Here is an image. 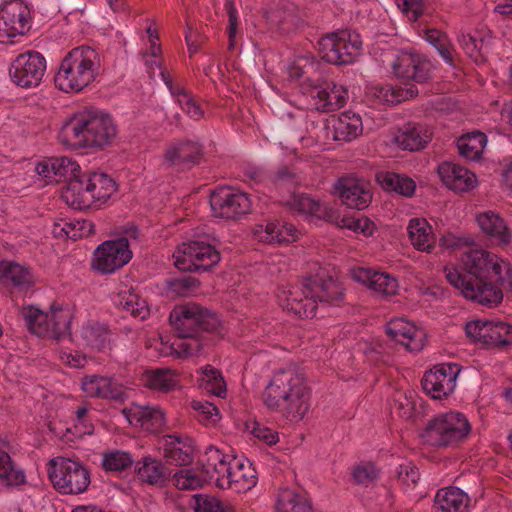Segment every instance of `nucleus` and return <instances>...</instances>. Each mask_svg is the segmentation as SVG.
<instances>
[{"label": "nucleus", "mask_w": 512, "mask_h": 512, "mask_svg": "<svg viewBox=\"0 0 512 512\" xmlns=\"http://www.w3.org/2000/svg\"><path fill=\"white\" fill-rule=\"evenodd\" d=\"M372 91L379 103L395 104L401 102L402 98H404L399 91L394 90L390 85L375 86L372 88ZM417 94L418 89L412 85L406 90L405 98L414 97Z\"/></svg>", "instance_id": "52"}, {"label": "nucleus", "mask_w": 512, "mask_h": 512, "mask_svg": "<svg viewBox=\"0 0 512 512\" xmlns=\"http://www.w3.org/2000/svg\"><path fill=\"white\" fill-rule=\"evenodd\" d=\"M335 189L344 205L351 209L363 210L372 201V193L369 184L364 180L354 177L340 178Z\"/></svg>", "instance_id": "20"}, {"label": "nucleus", "mask_w": 512, "mask_h": 512, "mask_svg": "<svg viewBox=\"0 0 512 512\" xmlns=\"http://www.w3.org/2000/svg\"><path fill=\"white\" fill-rule=\"evenodd\" d=\"M423 32L425 40L437 50L443 61L446 64L453 66L454 47L448 35L436 28H427L424 29Z\"/></svg>", "instance_id": "44"}, {"label": "nucleus", "mask_w": 512, "mask_h": 512, "mask_svg": "<svg viewBox=\"0 0 512 512\" xmlns=\"http://www.w3.org/2000/svg\"><path fill=\"white\" fill-rule=\"evenodd\" d=\"M31 13L22 0H10L0 8V42H12V38L24 35L30 28Z\"/></svg>", "instance_id": "16"}, {"label": "nucleus", "mask_w": 512, "mask_h": 512, "mask_svg": "<svg viewBox=\"0 0 512 512\" xmlns=\"http://www.w3.org/2000/svg\"><path fill=\"white\" fill-rule=\"evenodd\" d=\"M194 512H237L230 503H224L213 495L198 493L191 498Z\"/></svg>", "instance_id": "46"}, {"label": "nucleus", "mask_w": 512, "mask_h": 512, "mask_svg": "<svg viewBox=\"0 0 512 512\" xmlns=\"http://www.w3.org/2000/svg\"><path fill=\"white\" fill-rule=\"evenodd\" d=\"M0 282L19 290H26L33 285L32 276L27 268L8 261L0 262Z\"/></svg>", "instance_id": "38"}, {"label": "nucleus", "mask_w": 512, "mask_h": 512, "mask_svg": "<svg viewBox=\"0 0 512 512\" xmlns=\"http://www.w3.org/2000/svg\"><path fill=\"white\" fill-rule=\"evenodd\" d=\"M123 414L131 425L151 433L159 432L165 425L164 412L159 407L133 404L123 409Z\"/></svg>", "instance_id": "23"}, {"label": "nucleus", "mask_w": 512, "mask_h": 512, "mask_svg": "<svg viewBox=\"0 0 512 512\" xmlns=\"http://www.w3.org/2000/svg\"><path fill=\"white\" fill-rule=\"evenodd\" d=\"M485 345H512V325H509L504 322L487 321Z\"/></svg>", "instance_id": "48"}, {"label": "nucleus", "mask_w": 512, "mask_h": 512, "mask_svg": "<svg viewBox=\"0 0 512 512\" xmlns=\"http://www.w3.org/2000/svg\"><path fill=\"white\" fill-rule=\"evenodd\" d=\"M205 390L213 393L218 397H222L226 392V384L221 373L211 366H206L203 370L202 377Z\"/></svg>", "instance_id": "53"}, {"label": "nucleus", "mask_w": 512, "mask_h": 512, "mask_svg": "<svg viewBox=\"0 0 512 512\" xmlns=\"http://www.w3.org/2000/svg\"><path fill=\"white\" fill-rule=\"evenodd\" d=\"M145 386L151 390L168 393L179 387V375L170 368L147 370L143 375Z\"/></svg>", "instance_id": "36"}, {"label": "nucleus", "mask_w": 512, "mask_h": 512, "mask_svg": "<svg viewBox=\"0 0 512 512\" xmlns=\"http://www.w3.org/2000/svg\"><path fill=\"white\" fill-rule=\"evenodd\" d=\"M438 174L447 188L467 192L473 189L477 184L476 176L473 172L453 162H443L438 166Z\"/></svg>", "instance_id": "25"}, {"label": "nucleus", "mask_w": 512, "mask_h": 512, "mask_svg": "<svg viewBox=\"0 0 512 512\" xmlns=\"http://www.w3.org/2000/svg\"><path fill=\"white\" fill-rule=\"evenodd\" d=\"M46 67L45 57L38 51L29 50L13 59L9 67V77L18 87L36 88L43 80Z\"/></svg>", "instance_id": "12"}, {"label": "nucleus", "mask_w": 512, "mask_h": 512, "mask_svg": "<svg viewBox=\"0 0 512 512\" xmlns=\"http://www.w3.org/2000/svg\"><path fill=\"white\" fill-rule=\"evenodd\" d=\"M274 512H312V504L305 493L281 488L275 495Z\"/></svg>", "instance_id": "33"}, {"label": "nucleus", "mask_w": 512, "mask_h": 512, "mask_svg": "<svg viewBox=\"0 0 512 512\" xmlns=\"http://www.w3.org/2000/svg\"><path fill=\"white\" fill-rule=\"evenodd\" d=\"M175 93V101L179 104L182 111L187 114L193 120H200L204 112L200 105L196 102L193 95L188 92L186 89L184 90H176Z\"/></svg>", "instance_id": "54"}, {"label": "nucleus", "mask_w": 512, "mask_h": 512, "mask_svg": "<svg viewBox=\"0 0 512 512\" xmlns=\"http://www.w3.org/2000/svg\"><path fill=\"white\" fill-rule=\"evenodd\" d=\"M476 220L482 232L498 243L508 244L512 240V231L499 214L485 211L479 213Z\"/></svg>", "instance_id": "32"}, {"label": "nucleus", "mask_w": 512, "mask_h": 512, "mask_svg": "<svg viewBox=\"0 0 512 512\" xmlns=\"http://www.w3.org/2000/svg\"><path fill=\"white\" fill-rule=\"evenodd\" d=\"M352 477L355 483L363 486H369L378 477L375 466L371 463L358 465L353 469Z\"/></svg>", "instance_id": "58"}, {"label": "nucleus", "mask_w": 512, "mask_h": 512, "mask_svg": "<svg viewBox=\"0 0 512 512\" xmlns=\"http://www.w3.org/2000/svg\"><path fill=\"white\" fill-rule=\"evenodd\" d=\"M395 143L404 150L417 151L431 140V132L418 123L404 125L394 138Z\"/></svg>", "instance_id": "31"}, {"label": "nucleus", "mask_w": 512, "mask_h": 512, "mask_svg": "<svg viewBox=\"0 0 512 512\" xmlns=\"http://www.w3.org/2000/svg\"><path fill=\"white\" fill-rule=\"evenodd\" d=\"M363 133L360 115L351 111L341 113L331 120L328 135L337 142H351Z\"/></svg>", "instance_id": "26"}, {"label": "nucleus", "mask_w": 512, "mask_h": 512, "mask_svg": "<svg viewBox=\"0 0 512 512\" xmlns=\"http://www.w3.org/2000/svg\"><path fill=\"white\" fill-rule=\"evenodd\" d=\"M407 231L412 245L417 250L430 252L434 242L432 227L425 219H411Z\"/></svg>", "instance_id": "41"}, {"label": "nucleus", "mask_w": 512, "mask_h": 512, "mask_svg": "<svg viewBox=\"0 0 512 512\" xmlns=\"http://www.w3.org/2000/svg\"><path fill=\"white\" fill-rule=\"evenodd\" d=\"M99 68L100 57L95 49L85 45L73 48L60 63L55 87L65 93H78L95 80Z\"/></svg>", "instance_id": "6"}, {"label": "nucleus", "mask_w": 512, "mask_h": 512, "mask_svg": "<svg viewBox=\"0 0 512 512\" xmlns=\"http://www.w3.org/2000/svg\"><path fill=\"white\" fill-rule=\"evenodd\" d=\"M232 460L233 456L224 454L214 446L208 447L202 460V474L205 476L206 483H213L222 490L229 489Z\"/></svg>", "instance_id": "18"}, {"label": "nucleus", "mask_w": 512, "mask_h": 512, "mask_svg": "<svg viewBox=\"0 0 512 512\" xmlns=\"http://www.w3.org/2000/svg\"><path fill=\"white\" fill-rule=\"evenodd\" d=\"M115 304L123 311L140 320L146 319L150 310L143 299L133 288L121 289L115 299Z\"/></svg>", "instance_id": "37"}, {"label": "nucleus", "mask_w": 512, "mask_h": 512, "mask_svg": "<svg viewBox=\"0 0 512 512\" xmlns=\"http://www.w3.org/2000/svg\"><path fill=\"white\" fill-rule=\"evenodd\" d=\"M201 156L202 147L199 143L190 140L176 141L167 146L163 164L168 167L190 168L199 163Z\"/></svg>", "instance_id": "22"}, {"label": "nucleus", "mask_w": 512, "mask_h": 512, "mask_svg": "<svg viewBox=\"0 0 512 512\" xmlns=\"http://www.w3.org/2000/svg\"><path fill=\"white\" fill-rule=\"evenodd\" d=\"M51 233L56 238L77 240L93 234L94 224L87 219H60L54 222Z\"/></svg>", "instance_id": "34"}, {"label": "nucleus", "mask_w": 512, "mask_h": 512, "mask_svg": "<svg viewBox=\"0 0 512 512\" xmlns=\"http://www.w3.org/2000/svg\"><path fill=\"white\" fill-rule=\"evenodd\" d=\"M197 281L196 279L185 276L181 278L174 279L171 282V289L175 291L177 294L185 296L189 291L196 287Z\"/></svg>", "instance_id": "64"}, {"label": "nucleus", "mask_w": 512, "mask_h": 512, "mask_svg": "<svg viewBox=\"0 0 512 512\" xmlns=\"http://www.w3.org/2000/svg\"><path fill=\"white\" fill-rule=\"evenodd\" d=\"M254 237L263 243L288 244L298 239L299 231L289 223L267 221L257 224L253 229Z\"/></svg>", "instance_id": "24"}, {"label": "nucleus", "mask_w": 512, "mask_h": 512, "mask_svg": "<svg viewBox=\"0 0 512 512\" xmlns=\"http://www.w3.org/2000/svg\"><path fill=\"white\" fill-rule=\"evenodd\" d=\"M22 315L29 331L39 337L61 340L71 335L72 311L68 305L53 303L48 312L28 306Z\"/></svg>", "instance_id": "8"}, {"label": "nucleus", "mask_w": 512, "mask_h": 512, "mask_svg": "<svg viewBox=\"0 0 512 512\" xmlns=\"http://www.w3.org/2000/svg\"><path fill=\"white\" fill-rule=\"evenodd\" d=\"M132 258L126 237L102 242L93 252L91 266L100 274H112L125 266Z\"/></svg>", "instance_id": "14"}, {"label": "nucleus", "mask_w": 512, "mask_h": 512, "mask_svg": "<svg viewBox=\"0 0 512 512\" xmlns=\"http://www.w3.org/2000/svg\"><path fill=\"white\" fill-rule=\"evenodd\" d=\"M89 184L93 196V205L100 206L104 204L117 190L115 181L104 173L94 172L89 174Z\"/></svg>", "instance_id": "40"}, {"label": "nucleus", "mask_w": 512, "mask_h": 512, "mask_svg": "<svg viewBox=\"0 0 512 512\" xmlns=\"http://www.w3.org/2000/svg\"><path fill=\"white\" fill-rule=\"evenodd\" d=\"M487 144V136L480 131H473L462 135L457 140L459 154L468 160L476 161L482 156Z\"/></svg>", "instance_id": "39"}, {"label": "nucleus", "mask_w": 512, "mask_h": 512, "mask_svg": "<svg viewBox=\"0 0 512 512\" xmlns=\"http://www.w3.org/2000/svg\"><path fill=\"white\" fill-rule=\"evenodd\" d=\"M251 199L248 194L229 187H219L210 195V207L214 216L237 220L251 211Z\"/></svg>", "instance_id": "15"}, {"label": "nucleus", "mask_w": 512, "mask_h": 512, "mask_svg": "<svg viewBox=\"0 0 512 512\" xmlns=\"http://www.w3.org/2000/svg\"><path fill=\"white\" fill-rule=\"evenodd\" d=\"M89 182V174H82L80 171L77 173V176H73L68 180L67 186L62 192V198L67 204L76 209L91 207L93 205V196L90 195Z\"/></svg>", "instance_id": "28"}, {"label": "nucleus", "mask_w": 512, "mask_h": 512, "mask_svg": "<svg viewBox=\"0 0 512 512\" xmlns=\"http://www.w3.org/2000/svg\"><path fill=\"white\" fill-rule=\"evenodd\" d=\"M276 296L283 310L304 319L316 315L318 303L339 305L344 299V292L332 277H309L295 285L279 287Z\"/></svg>", "instance_id": "3"}, {"label": "nucleus", "mask_w": 512, "mask_h": 512, "mask_svg": "<svg viewBox=\"0 0 512 512\" xmlns=\"http://www.w3.org/2000/svg\"><path fill=\"white\" fill-rule=\"evenodd\" d=\"M232 473L229 478V489L237 493H244L257 484L256 471L251 463L244 462L236 457L232 460Z\"/></svg>", "instance_id": "35"}, {"label": "nucleus", "mask_w": 512, "mask_h": 512, "mask_svg": "<svg viewBox=\"0 0 512 512\" xmlns=\"http://www.w3.org/2000/svg\"><path fill=\"white\" fill-rule=\"evenodd\" d=\"M466 335L474 340L485 344L486 332H487V321H471L465 326Z\"/></svg>", "instance_id": "61"}, {"label": "nucleus", "mask_w": 512, "mask_h": 512, "mask_svg": "<svg viewBox=\"0 0 512 512\" xmlns=\"http://www.w3.org/2000/svg\"><path fill=\"white\" fill-rule=\"evenodd\" d=\"M391 67L397 78L417 84L430 80L433 71L430 59L414 49L401 50L392 61Z\"/></svg>", "instance_id": "13"}, {"label": "nucleus", "mask_w": 512, "mask_h": 512, "mask_svg": "<svg viewBox=\"0 0 512 512\" xmlns=\"http://www.w3.org/2000/svg\"><path fill=\"white\" fill-rule=\"evenodd\" d=\"M192 453V447L183 442L179 436H168L164 447V457L169 463L180 466L187 465L193 459Z\"/></svg>", "instance_id": "42"}, {"label": "nucleus", "mask_w": 512, "mask_h": 512, "mask_svg": "<svg viewBox=\"0 0 512 512\" xmlns=\"http://www.w3.org/2000/svg\"><path fill=\"white\" fill-rule=\"evenodd\" d=\"M48 476L53 487L63 495L85 492L91 482L88 469L79 461L56 457L48 462Z\"/></svg>", "instance_id": "9"}, {"label": "nucleus", "mask_w": 512, "mask_h": 512, "mask_svg": "<svg viewBox=\"0 0 512 512\" xmlns=\"http://www.w3.org/2000/svg\"><path fill=\"white\" fill-rule=\"evenodd\" d=\"M305 375L294 367L277 370L263 392L265 406L291 422L301 421L310 408Z\"/></svg>", "instance_id": "2"}, {"label": "nucleus", "mask_w": 512, "mask_h": 512, "mask_svg": "<svg viewBox=\"0 0 512 512\" xmlns=\"http://www.w3.org/2000/svg\"><path fill=\"white\" fill-rule=\"evenodd\" d=\"M0 481L6 486H18L25 482V474L17 469L10 455L0 449Z\"/></svg>", "instance_id": "47"}, {"label": "nucleus", "mask_w": 512, "mask_h": 512, "mask_svg": "<svg viewBox=\"0 0 512 512\" xmlns=\"http://www.w3.org/2000/svg\"><path fill=\"white\" fill-rule=\"evenodd\" d=\"M193 408L196 411H199L207 421L215 423L219 420V410L210 402L194 401Z\"/></svg>", "instance_id": "63"}, {"label": "nucleus", "mask_w": 512, "mask_h": 512, "mask_svg": "<svg viewBox=\"0 0 512 512\" xmlns=\"http://www.w3.org/2000/svg\"><path fill=\"white\" fill-rule=\"evenodd\" d=\"M444 273L466 299L484 306H497L503 299L502 290H512V266L487 250L467 251L460 268L446 267Z\"/></svg>", "instance_id": "1"}, {"label": "nucleus", "mask_w": 512, "mask_h": 512, "mask_svg": "<svg viewBox=\"0 0 512 512\" xmlns=\"http://www.w3.org/2000/svg\"><path fill=\"white\" fill-rule=\"evenodd\" d=\"M133 463L131 454L120 450L104 453L102 458V467L110 472H121L131 467Z\"/></svg>", "instance_id": "51"}, {"label": "nucleus", "mask_w": 512, "mask_h": 512, "mask_svg": "<svg viewBox=\"0 0 512 512\" xmlns=\"http://www.w3.org/2000/svg\"><path fill=\"white\" fill-rule=\"evenodd\" d=\"M470 431V423L463 413L449 411L428 420L421 438L426 445L434 448L454 447L465 440Z\"/></svg>", "instance_id": "7"}, {"label": "nucleus", "mask_w": 512, "mask_h": 512, "mask_svg": "<svg viewBox=\"0 0 512 512\" xmlns=\"http://www.w3.org/2000/svg\"><path fill=\"white\" fill-rule=\"evenodd\" d=\"M50 169L52 170L53 176H55V182L65 180L68 182L73 176H77L80 172V166L74 160L69 157H51L50 158Z\"/></svg>", "instance_id": "49"}, {"label": "nucleus", "mask_w": 512, "mask_h": 512, "mask_svg": "<svg viewBox=\"0 0 512 512\" xmlns=\"http://www.w3.org/2000/svg\"><path fill=\"white\" fill-rule=\"evenodd\" d=\"M117 135L112 117L98 110L78 114L62 127L59 139L71 148H103Z\"/></svg>", "instance_id": "5"}, {"label": "nucleus", "mask_w": 512, "mask_h": 512, "mask_svg": "<svg viewBox=\"0 0 512 512\" xmlns=\"http://www.w3.org/2000/svg\"><path fill=\"white\" fill-rule=\"evenodd\" d=\"M169 321L179 339L170 346L164 347L161 352L164 355H172L177 358L198 354L202 349V343L198 338L199 334L201 332H216L221 326L215 313L196 303L175 307L170 312Z\"/></svg>", "instance_id": "4"}, {"label": "nucleus", "mask_w": 512, "mask_h": 512, "mask_svg": "<svg viewBox=\"0 0 512 512\" xmlns=\"http://www.w3.org/2000/svg\"><path fill=\"white\" fill-rule=\"evenodd\" d=\"M374 279L372 281L371 290L383 295V296H392L397 293L398 290V281L396 278L385 272H375L373 276Z\"/></svg>", "instance_id": "56"}, {"label": "nucleus", "mask_w": 512, "mask_h": 512, "mask_svg": "<svg viewBox=\"0 0 512 512\" xmlns=\"http://www.w3.org/2000/svg\"><path fill=\"white\" fill-rule=\"evenodd\" d=\"M377 180L383 189L406 197H411L416 189L413 179L393 172L382 173L378 175Z\"/></svg>", "instance_id": "43"}, {"label": "nucleus", "mask_w": 512, "mask_h": 512, "mask_svg": "<svg viewBox=\"0 0 512 512\" xmlns=\"http://www.w3.org/2000/svg\"><path fill=\"white\" fill-rule=\"evenodd\" d=\"M225 10L228 15V49L233 50L236 47V33L238 28V12L232 1H226Z\"/></svg>", "instance_id": "59"}, {"label": "nucleus", "mask_w": 512, "mask_h": 512, "mask_svg": "<svg viewBox=\"0 0 512 512\" xmlns=\"http://www.w3.org/2000/svg\"><path fill=\"white\" fill-rule=\"evenodd\" d=\"M172 481L179 490H196L207 484L202 470L198 472L193 469L179 470L173 475Z\"/></svg>", "instance_id": "50"}, {"label": "nucleus", "mask_w": 512, "mask_h": 512, "mask_svg": "<svg viewBox=\"0 0 512 512\" xmlns=\"http://www.w3.org/2000/svg\"><path fill=\"white\" fill-rule=\"evenodd\" d=\"M135 473L142 483L156 487H164L170 475V472L161 460L150 455L141 458L135 463Z\"/></svg>", "instance_id": "29"}, {"label": "nucleus", "mask_w": 512, "mask_h": 512, "mask_svg": "<svg viewBox=\"0 0 512 512\" xmlns=\"http://www.w3.org/2000/svg\"><path fill=\"white\" fill-rule=\"evenodd\" d=\"M173 257L175 267L186 272L208 271L220 261V253L204 241L182 243Z\"/></svg>", "instance_id": "11"}, {"label": "nucleus", "mask_w": 512, "mask_h": 512, "mask_svg": "<svg viewBox=\"0 0 512 512\" xmlns=\"http://www.w3.org/2000/svg\"><path fill=\"white\" fill-rule=\"evenodd\" d=\"M276 186H294L297 183L296 174L287 166L280 167L271 177Z\"/></svg>", "instance_id": "62"}, {"label": "nucleus", "mask_w": 512, "mask_h": 512, "mask_svg": "<svg viewBox=\"0 0 512 512\" xmlns=\"http://www.w3.org/2000/svg\"><path fill=\"white\" fill-rule=\"evenodd\" d=\"M386 334L410 352H419L425 346V331L404 318L392 319L386 326Z\"/></svg>", "instance_id": "19"}, {"label": "nucleus", "mask_w": 512, "mask_h": 512, "mask_svg": "<svg viewBox=\"0 0 512 512\" xmlns=\"http://www.w3.org/2000/svg\"><path fill=\"white\" fill-rule=\"evenodd\" d=\"M461 371L458 364L442 363L434 366L423 375L421 384L424 392L433 399H443L451 395Z\"/></svg>", "instance_id": "17"}, {"label": "nucleus", "mask_w": 512, "mask_h": 512, "mask_svg": "<svg viewBox=\"0 0 512 512\" xmlns=\"http://www.w3.org/2000/svg\"><path fill=\"white\" fill-rule=\"evenodd\" d=\"M288 205L293 211L309 215H319L322 211L320 202L306 194L293 195Z\"/></svg>", "instance_id": "55"}, {"label": "nucleus", "mask_w": 512, "mask_h": 512, "mask_svg": "<svg viewBox=\"0 0 512 512\" xmlns=\"http://www.w3.org/2000/svg\"><path fill=\"white\" fill-rule=\"evenodd\" d=\"M362 41L355 32L342 30L322 37L318 41L320 57L334 65H348L355 62L361 53Z\"/></svg>", "instance_id": "10"}, {"label": "nucleus", "mask_w": 512, "mask_h": 512, "mask_svg": "<svg viewBox=\"0 0 512 512\" xmlns=\"http://www.w3.org/2000/svg\"><path fill=\"white\" fill-rule=\"evenodd\" d=\"M81 339L93 351H101L109 341V331L104 325L87 323L81 328Z\"/></svg>", "instance_id": "45"}, {"label": "nucleus", "mask_w": 512, "mask_h": 512, "mask_svg": "<svg viewBox=\"0 0 512 512\" xmlns=\"http://www.w3.org/2000/svg\"><path fill=\"white\" fill-rule=\"evenodd\" d=\"M396 476L398 480L405 486L413 487L420 478V473L418 468L409 461L401 463L396 468Z\"/></svg>", "instance_id": "57"}, {"label": "nucleus", "mask_w": 512, "mask_h": 512, "mask_svg": "<svg viewBox=\"0 0 512 512\" xmlns=\"http://www.w3.org/2000/svg\"><path fill=\"white\" fill-rule=\"evenodd\" d=\"M397 4L409 20L413 22H416L423 15L425 9L424 0H397Z\"/></svg>", "instance_id": "60"}, {"label": "nucleus", "mask_w": 512, "mask_h": 512, "mask_svg": "<svg viewBox=\"0 0 512 512\" xmlns=\"http://www.w3.org/2000/svg\"><path fill=\"white\" fill-rule=\"evenodd\" d=\"M81 388L87 397L123 402L125 387L112 377L88 375L83 377Z\"/></svg>", "instance_id": "21"}, {"label": "nucleus", "mask_w": 512, "mask_h": 512, "mask_svg": "<svg viewBox=\"0 0 512 512\" xmlns=\"http://www.w3.org/2000/svg\"><path fill=\"white\" fill-rule=\"evenodd\" d=\"M314 89L316 94L313 95V98L316 100L317 110L331 112L340 109L346 103L347 90L333 81L317 84Z\"/></svg>", "instance_id": "27"}, {"label": "nucleus", "mask_w": 512, "mask_h": 512, "mask_svg": "<svg viewBox=\"0 0 512 512\" xmlns=\"http://www.w3.org/2000/svg\"><path fill=\"white\" fill-rule=\"evenodd\" d=\"M470 498L460 488L445 487L437 491L434 498V512H468Z\"/></svg>", "instance_id": "30"}]
</instances>
